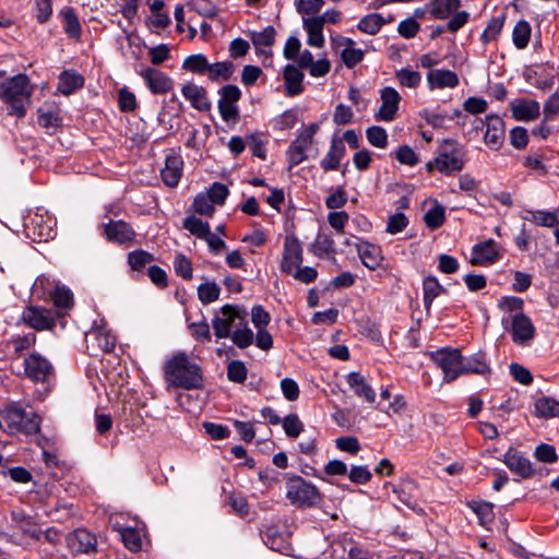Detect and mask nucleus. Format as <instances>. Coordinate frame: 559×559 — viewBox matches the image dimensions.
Returning a JSON list of instances; mask_svg holds the SVG:
<instances>
[{"instance_id":"nucleus-1","label":"nucleus","mask_w":559,"mask_h":559,"mask_svg":"<svg viewBox=\"0 0 559 559\" xmlns=\"http://www.w3.org/2000/svg\"><path fill=\"white\" fill-rule=\"evenodd\" d=\"M0 71V99L8 106V114L17 118L25 117L32 103L33 87L26 74H16L3 79Z\"/></svg>"},{"instance_id":"nucleus-2","label":"nucleus","mask_w":559,"mask_h":559,"mask_svg":"<svg viewBox=\"0 0 559 559\" xmlns=\"http://www.w3.org/2000/svg\"><path fill=\"white\" fill-rule=\"evenodd\" d=\"M165 380L175 388L199 389L203 384L202 370L187 354L178 353L164 367Z\"/></svg>"},{"instance_id":"nucleus-3","label":"nucleus","mask_w":559,"mask_h":559,"mask_svg":"<svg viewBox=\"0 0 559 559\" xmlns=\"http://www.w3.org/2000/svg\"><path fill=\"white\" fill-rule=\"evenodd\" d=\"M2 420L10 435H33L39 430V418L17 404H12L4 409Z\"/></svg>"},{"instance_id":"nucleus-4","label":"nucleus","mask_w":559,"mask_h":559,"mask_svg":"<svg viewBox=\"0 0 559 559\" xmlns=\"http://www.w3.org/2000/svg\"><path fill=\"white\" fill-rule=\"evenodd\" d=\"M286 498L298 507H312L320 502L319 489L301 476L294 475L286 481Z\"/></svg>"},{"instance_id":"nucleus-5","label":"nucleus","mask_w":559,"mask_h":559,"mask_svg":"<svg viewBox=\"0 0 559 559\" xmlns=\"http://www.w3.org/2000/svg\"><path fill=\"white\" fill-rule=\"evenodd\" d=\"M431 360L442 370L443 381L452 382L462 376L463 356L461 350L443 347L430 354Z\"/></svg>"},{"instance_id":"nucleus-6","label":"nucleus","mask_w":559,"mask_h":559,"mask_svg":"<svg viewBox=\"0 0 559 559\" xmlns=\"http://www.w3.org/2000/svg\"><path fill=\"white\" fill-rule=\"evenodd\" d=\"M444 144L453 145V147L450 151L441 148L435 157V165L441 174L452 176L465 167V151L453 140H444Z\"/></svg>"},{"instance_id":"nucleus-7","label":"nucleus","mask_w":559,"mask_h":559,"mask_svg":"<svg viewBox=\"0 0 559 559\" xmlns=\"http://www.w3.org/2000/svg\"><path fill=\"white\" fill-rule=\"evenodd\" d=\"M246 311L239 307L225 305L221 308V314L212 321L214 334L217 338L230 336L231 328L242 326L246 319Z\"/></svg>"},{"instance_id":"nucleus-8","label":"nucleus","mask_w":559,"mask_h":559,"mask_svg":"<svg viewBox=\"0 0 559 559\" xmlns=\"http://www.w3.org/2000/svg\"><path fill=\"white\" fill-rule=\"evenodd\" d=\"M319 130L317 123H310L292 142L287 150L289 167L293 168L307 159V152L313 144V138Z\"/></svg>"},{"instance_id":"nucleus-9","label":"nucleus","mask_w":559,"mask_h":559,"mask_svg":"<svg viewBox=\"0 0 559 559\" xmlns=\"http://www.w3.org/2000/svg\"><path fill=\"white\" fill-rule=\"evenodd\" d=\"M58 318V311L33 305L25 307L21 314V321L36 331L51 330Z\"/></svg>"},{"instance_id":"nucleus-10","label":"nucleus","mask_w":559,"mask_h":559,"mask_svg":"<svg viewBox=\"0 0 559 559\" xmlns=\"http://www.w3.org/2000/svg\"><path fill=\"white\" fill-rule=\"evenodd\" d=\"M24 376L33 382H47L55 374L51 362L39 353H32L24 358Z\"/></svg>"},{"instance_id":"nucleus-11","label":"nucleus","mask_w":559,"mask_h":559,"mask_svg":"<svg viewBox=\"0 0 559 559\" xmlns=\"http://www.w3.org/2000/svg\"><path fill=\"white\" fill-rule=\"evenodd\" d=\"M218 94L217 107L222 119L226 122L236 121L239 118L237 103L241 98L240 88L237 85L227 84L218 91Z\"/></svg>"},{"instance_id":"nucleus-12","label":"nucleus","mask_w":559,"mask_h":559,"mask_svg":"<svg viewBox=\"0 0 559 559\" xmlns=\"http://www.w3.org/2000/svg\"><path fill=\"white\" fill-rule=\"evenodd\" d=\"M332 48L340 55L344 64L352 69L362 61L365 51L356 48V43L348 37L335 35L331 37Z\"/></svg>"},{"instance_id":"nucleus-13","label":"nucleus","mask_w":559,"mask_h":559,"mask_svg":"<svg viewBox=\"0 0 559 559\" xmlns=\"http://www.w3.org/2000/svg\"><path fill=\"white\" fill-rule=\"evenodd\" d=\"M102 228L106 239L118 245H129L136 236L132 226L122 219H110L107 224H103Z\"/></svg>"},{"instance_id":"nucleus-14","label":"nucleus","mask_w":559,"mask_h":559,"mask_svg":"<svg viewBox=\"0 0 559 559\" xmlns=\"http://www.w3.org/2000/svg\"><path fill=\"white\" fill-rule=\"evenodd\" d=\"M144 80L147 88L155 95L168 93L173 86V80L169 75L158 69L147 67L139 72Z\"/></svg>"},{"instance_id":"nucleus-15","label":"nucleus","mask_w":559,"mask_h":559,"mask_svg":"<svg viewBox=\"0 0 559 559\" xmlns=\"http://www.w3.org/2000/svg\"><path fill=\"white\" fill-rule=\"evenodd\" d=\"M380 99L381 106L376 114V119L386 122L394 120L402 99L399 92L393 87H384L380 91Z\"/></svg>"},{"instance_id":"nucleus-16","label":"nucleus","mask_w":559,"mask_h":559,"mask_svg":"<svg viewBox=\"0 0 559 559\" xmlns=\"http://www.w3.org/2000/svg\"><path fill=\"white\" fill-rule=\"evenodd\" d=\"M302 263V247L295 236H286L284 241L283 260L281 270L284 273H293Z\"/></svg>"},{"instance_id":"nucleus-17","label":"nucleus","mask_w":559,"mask_h":559,"mask_svg":"<svg viewBox=\"0 0 559 559\" xmlns=\"http://www.w3.org/2000/svg\"><path fill=\"white\" fill-rule=\"evenodd\" d=\"M481 126L486 124L484 134L485 144L491 150H499L504 140V123L503 120L495 115L486 117V120L478 121Z\"/></svg>"},{"instance_id":"nucleus-18","label":"nucleus","mask_w":559,"mask_h":559,"mask_svg":"<svg viewBox=\"0 0 559 559\" xmlns=\"http://www.w3.org/2000/svg\"><path fill=\"white\" fill-rule=\"evenodd\" d=\"M503 463L521 478H530L534 474L531 461L520 451L510 448L503 455Z\"/></svg>"},{"instance_id":"nucleus-19","label":"nucleus","mask_w":559,"mask_h":559,"mask_svg":"<svg viewBox=\"0 0 559 559\" xmlns=\"http://www.w3.org/2000/svg\"><path fill=\"white\" fill-rule=\"evenodd\" d=\"M512 340L516 344H524L535 336V328L532 320L523 312H518L511 318Z\"/></svg>"},{"instance_id":"nucleus-20","label":"nucleus","mask_w":559,"mask_h":559,"mask_svg":"<svg viewBox=\"0 0 559 559\" xmlns=\"http://www.w3.org/2000/svg\"><path fill=\"white\" fill-rule=\"evenodd\" d=\"M427 84L430 91L455 88L460 84V79L454 71L431 69L427 74Z\"/></svg>"},{"instance_id":"nucleus-21","label":"nucleus","mask_w":559,"mask_h":559,"mask_svg":"<svg viewBox=\"0 0 559 559\" xmlns=\"http://www.w3.org/2000/svg\"><path fill=\"white\" fill-rule=\"evenodd\" d=\"M499 259L497 245L492 239L476 243L472 249L471 264L488 265Z\"/></svg>"},{"instance_id":"nucleus-22","label":"nucleus","mask_w":559,"mask_h":559,"mask_svg":"<svg viewBox=\"0 0 559 559\" xmlns=\"http://www.w3.org/2000/svg\"><path fill=\"white\" fill-rule=\"evenodd\" d=\"M183 160L175 151L166 156L165 167L160 170V176L165 185L176 187L182 176Z\"/></svg>"},{"instance_id":"nucleus-23","label":"nucleus","mask_w":559,"mask_h":559,"mask_svg":"<svg viewBox=\"0 0 559 559\" xmlns=\"http://www.w3.org/2000/svg\"><path fill=\"white\" fill-rule=\"evenodd\" d=\"M67 543L76 554H90L96 549V537L84 528L73 531L67 537Z\"/></svg>"},{"instance_id":"nucleus-24","label":"nucleus","mask_w":559,"mask_h":559,"mask_svg":"<svg viewBox=\"0 0 559 559\" xmlns=\"http://www.w3.org/2000/svg\"><path fill=\"white\" fill-rule=\"evenodd\" d=\"M512 117L518 121H532L538 118L540 106L537 100L519 98L511 103Z\"/></svg>"},{"instance_id":"nucleus-25","label":"nucleus","mask_w":559,"mask_h":559,"mask_svg":"<svg viewBox=\"0 0 559 559\" xmlns=\"http://www.w3.org/2000/svg\"><path fill=\"white\" fill-rule=\"evenodd\" d=\"M346 382L348 386L354 391L355 395L369 404L376 402V392L364 377L359 372H349L346 376Z\"/></svg>"},{"instance_id":"nucleus-26","label":"nucleus","mask_w":559,"mask_h":559,"mask_svg":"<svg viewBox=\"0 0 559 559\" xmlns=\"http://www.w3.org/2000/svg\"><path fill=\"white\" fill-rule=\"evenodd\" d=\"M181 93L194 109L199 111H207L211 109V102L204 87L188 83L182 86Z\"/></svg>"},{"instance_id":"nucleus-27","label":"nucleus","mask_w":559,"mask_h":559,"mask_svg":"<svg viewBox=\"0 0 559 559\" xmlns=\"http://www.w3.org/2000/svg\"><path fill=\"white\" fill-rule=\"evenodd\" d=\"M250 39L258 55L272 56V46L275 41V29L273 26H267L261 32H252Z\"/></svg>"},{"instance_id":"nucleus-28","label":"nucleus","mask_w":559,"mask_h":559,"mask_svg":"<svg viewBox=\"0 0 559 559\" xmlns=\"http://www.w3.org/2000/svg\"><path fill=\"white\" fill-rule=\"evenodd\" d=\"M283 79L287 96H296L304 92V73L297 67L287 64L284 68Z\"/></svg>"},{"instance_id":"nucleus-29","label":"nucleus","mask_w":559,"mask_h":559,"mask_svg":"<svg viewBox=\"0 0 559 559\" xmlns=\"http://www.w3.org/2000/svg\"><path fill=\"white\" fill-rule=\"evenodd\" d=\"M346 152L345 144L342 139H332L330 148L326 155L320 162V166L325 171L335 170L338 168L342 158Z\"/></svg>"},{"instance_id":"nucleus-30","label":"nucleus","mask_w":559,"mask_h":559,"mask_svg":"<svg viewBox=\"0 0 559 559\" xmlns=\"http://www.w3.org/2000/svg\"><path fill=\"white\" fill-rule=\"evenodd\" d=\"M418 487L415 480L411 478L402 479L396 486L393 487V492L396 498L409 508H414L416 506V496H417Z\"/></svg>"},{"instance_id":"nucleus-31","label":"nucleus","mask_w":559,"mask_h":559,"mask_svg":"<svg viewBox=\"0 0 559 559\" xmlns=\"http://www.w3.org/2000/svg\"><path fill=\"white\" fill-rule=\"evenodd\" d=\"M362 264L369 270H376L382 261L381 249L369 242L360 243L357 248Z\"/></svg>"},{"instance_id":"nucleus-32","label":"nucleus","mask_w":559,"mask_h":559,"mask_svg":"<svg viewBox=\"0 0 559 559\" xmlns=\"http://www.w3.org/2000/svg\"><path fill=\"white\" fill-rule=\"evenodd\" d=\"M490 372V366L484 353H477L469 357H463L462 374L475 373L486 374Z\"/></svg>"},{"instance_id":"nucleus-33","label":"nucleus","mask_w":559,"mask_h":559,"mask_svg":"<svg viewBox=\"0 0 559 559\" xmlns=\"http://www.w3.org/2000/svg\"><path fill=\"white\" fill-rule=\"evenodd\" d=\"M84 84V78L75 71L66 70L61 72L58 83V92L70 95Z\"/></svg>"},{"instance_id":"nucleus-34","label":"nucleus","mask_w":559,"mask_h":559,"mask_svg":"<svg viewBox=\"0 0 559 559\" xmlns=\"http://www.w3.org/2000/svg\"><path fill=\"white\" fill-rule=\"evenodd\" d=\"M524 219L534 223L537 226L555 227L559 225V210L555 211H525Z\"/></svg>"},{"instance_id":"nucleus-35","label":"nucleus","mask_w":559,"mask_h":559,"mask_svg":"<svg viewBox=\"0 0 559 559\" xmlns=\"http://www.w3.org/2000/svg\"><path fill=\"white\" fill-rule=\"evenodd\" d=\"M460 5L461 0H431L427 8L432 17L447 19L456 12Z\"/></svg>"},{"instance_id":"nucleus-36","label":"nucleus","mask_w":559,"mask_h":559,"mask_svg":"<svg viewBox=\"0 0 559 559\" xmlns=\"http://www.w3.org/2000/svg\"><path fill=\"white\" fill-rule=\"evenodd\" d=\"M235 69L234 62L229 60L210 62L206 78L212 82L228 81L234 75Z\"/></svg>"},{"instance_id":"nucleus-37","label":"nucleus","mask_w":559,"mask_h":559,"mask_svg":"<svg viewBox=\"0 0 559 559\" xmlns=\"http://www.w3.org/2000/svg\"><path fill=\"white\" fill-rule=\"evenodd\" d=\"M60 15L64 22L63 28L66 34L70 38L79 40L82 35V27L75 10L71 7H66L60 11Z\"/></svg>"},{"instance_id":"nucleus-38","label":"nucleus","mask_w":559,"mask_h":559,"mask_svg":"<svg viewBox=\"0 0 559 559\" xmlns=\"http://www.w3.org/2000/svg\"><path fill=\"white\" fill-rule=\"evenodd\" d=\"M424 292V306L428 312L432 306L433 300L445 292L444 287L439 283L437 277L427 276L423 281Z\"/></svg>"},{"instance_id":"nucleus-39","label":"nucleus","mask_w":559,"mask_h":559,"mask_svg":"<svg viewBox=\"0 0 559 559\" xmlns=\"http://www.w3.org/2000/svg\"><path fill=\"white\" fill-rule=\"evenodd\" d=\"M87 337H93L97 346L104 352H110L116 346V336L105 326H95L88 333Z\"/></svg>"},{"instance_id":"nucleus-40","label":"nucleus","mask_w":559,"mask_h":559,"mask_svg":"<svg viewBox=\"0 0 559 559\" xmlns=\"http://www.w3.org/2000/svg\"><path fill=\"white\" fill-rule=\"evenodd\" d=\"M210 61L203 53L188 56L182 62V69L198 75H207Z\"/></svg>"},{"instance_id":"nucleus-41","label":"nucleus","mask_w":559,"mask_h":559,"mask_svg":"<svg viewBox=\"0 0 559 559\" xmlns=\"http://www.w3.org/2000/svg\"><path fill=\"white\" fill-rule=\"evenodd\" d=\"M531 25L528 22L521 20L519 21L512 32V41L518 49H524L527 47L531 38Z\"/></svg>"},{"instance_id":"nucleus-42","label":"nucleus","mask_w":559,"mask_h":559,"mask_svg":"<svg viewBox=\"0 0 559 559\" xmlns=\"http://www.w3.org/2000/svg\"><path fill=\"white\" fill-rule=\"evenodd\" d=\"M117 531L120 534L123 545L133 552H136L142 547L141 533L132 527H118Z\"/></svg>"},{"instance_id":"nucleus-43","label":"nucleus","mask_w":559,"mask_h":559,"mask_svg":"<svg viewBox=\"0 0 559 559\" xmlns=\"http://www.w3.org/2000/svg\"><path fill=\"white\" fill-rule=\"evenodd\" d=\"M535 413L538 417L559 416V401L551 397H540L535 402Z\"/></svg>"},{"instance_id":"nucleus-44","label":"nucleus","mask_w":559,"mask_h":559,"mask_svg":"<svg viewBox=\"0 0 559 559\" xmlns=\"http://www.w3.org/2000/svg\"><path fill=\"white\" fill-rule=\"evenodd\" d=\"M385 24V20L381 14L371 13L362 17L357 27L369 35L377 34L381 27Z\"/></svg>"},{"instance_id":"nucleus-45","label":"nucleus","mask_w":559,"mask_h":559,"mask_svg":"<svg viewBox=\"0 0 559 559\" xmlns=\"http://www.w3.org/2000/svg\"><path fill=\"white\" fill-rule=\"evenodd\" d=\"M444 221L445 210L438 202H435V205L431 209H429L424 216V222L426 226L431 230L439 228L444 223Z\"/></svg>"},{"instance_id":"nucleus-46","label":"nucleus","mask_w":559,"mask_h":559,"mask_svg":"<svg viewBox=\"0 0 559 559\" xmlns=\"http://www.w3.org/2000/svg\"><path fill=\"white\" fill-rule=\"evenodd\" d=\"M261 534H262L264 544L269 548H271L273 550L282 549L285 538H284L283 534L280 532L277 526L266 525Z\"/></svg>"},{"instance_id":"nucleus-47","label":"nucleus","mask_w":559,"mask_h":559,"mask_svg":"<svg viewBox=\"0 0 559 559\" xmlns=\"http://www.w3.org/2000/svg\"><path fill=\"white\" fill-rule=\"evenodd\" d=\"M233 341V343L239 347V348H247L249 347L253 341L254 335L251 329L247 326V321L242 323V326L236 328L229 336Z\"/></svg>"},{"instance_id":"nucleus-48","label":"nucleus","mask_w":559,"mask_h":559,"mask_svg":"<svg viewBox=\"0 0 559 559\" xmlns=\"http://www.w3.org/2000/svg\"><path fill=\"white\" fill-rule=\"evenodd\" d=\"M471 509L476 513L479 524L486 526L495 519L493 504L486 501H474L469 503Z\"/></svg>"},{"instance_id":"nucleus-49","label":"nucleus","mask_w":559,"mask_h":559,"mask_svg":"<svg viewBox=\"0 0 559 559\" xmlns=\"http://www.w3.org/2000/svg\"><path fill=\"white\" fill-rule=\"evenodd\" d=\"M152 261H154V255L142 249H136L128 253V264L133 271H143Z\"/></svg>"},{"instance_id":"nucleus-50","label":"nucleus","mask_w":559,"mask_h":559,"mask_svg":"<svg viewBox=\"0 0 559 559\" xmlns=\"http://www.w3.org/2000/svg\"><path fill=\"white\" fill-rule=\"evenodd\" d=\"M397 82L403 87L416 88L421 82V74L419 71L409 68H402L395 71Z\"/></svg>"},{"instance_id":"nucleus-51","label":"nucleus","mask_w":559,"mask_h":559,"mask_svg":"<svg viewBox=\"0 0 559 559\" xmlns=\"http://www.w3.org/2000/svg\"><path fill=\"white\" fill-rule=\"evenodd\" d=\"M182 226L195 237L203 239L210 231V225L206 222L195 217L188 216L183 219Z\"/></svg>"},{"instance_id":"nucleus-52","label":"nucleus","mask_w":559,"mask_h":559,"mask_svg":"<svg viewBox=\"0 0 559 559\" xmlns=\"http://www.w3.org/2000/svg\"><path fill=\"white\" fill-rule=\"evenodd\" d=\"M221 288L215 282H206L198 287V296L203 305H209L219 298Z\"/></svg>"},{"instance_id":"nucleus-53","label":"nucleus","mask_w":559,"mask_h":559,"mask_svg":"<svg viewBox=\"0 0 559 559\" xmlns=\"http://www.w3.org/2000/svg\"><path fill=\"white\" fill-rule=\"evenodd\" d=\"M504 24L503 15L492 16L481 34L484 43L496 40Z\"/></svg>"},{"instance_id":"nucleus-54","label":"nucleus","mask_w":559,"mask_h":559,"mask_svg":"<svg viewBox=\"0 0 559 559\" xmlns=\"http://www.w3.org/2000/svg\"><path fill=\"white\" fill-rule=\"evenodd\" d=\"M174 270L176 274L186 281H190L193 275L191 260L182 253L176 254L174 259Z\"/></svg>"},{"instance_id":"nucleus-55","label":"nucleus","mask_w":559,"mask_h":559,"mask_svg":"<svg viewBox=\"0 0 559 559\" xmlns=\"http://www.w3.org/2000/svg\"><path fill=\"white\" fill-rule=\"evenodd\" d=\"M248 370L241 360H231L227 365V378L234 383H243L247 379Z\"/></svg>"},{"instance_id":"nucleus-56","label":"nucleus","mask_w":559,"mask_h":559,"mask_svg":"<svg viewBox=\"0 0 559 559\" xmlns=\"http://www.w3.org/2000/svg\"><path fill=\"white\" fill-rule=\"evenodd\" d=\"M36 334L29 332L24 335L14 336L10 344L12 345L15 354H22L23 352L31 349L36 344Z\"/></svg>"},{"instance_id":"nucleus-57","label":"nucleus","mask_w":559,"mask_h":559,"mask_svg":"<svg viewBox=\"0 0 559 559\" xmlns=\"http://www.w3.org/2000/svg\"><path fill=\"white\" fill-rule=\"evenodd\" d=\"M283 429L289 438H297L304 430V424L297 414H289L282 420Z\"/></svg>"},{"instance_id":"nucleus-58","label":"nucleus","mask_w":559,"mask_h":559,"mask_svg":"<svg viewBox=\"0 0 559 559\" xmlns=\"http://www.w3.org/2000/svg\"><path fill=\"white\" fill-rule=\"evenodd\" d=\"M366 136L368 142L378 148H384L388 145L386 131L379 126H372L367 129Z\"/></svg>"},{"instance_id":"nucleus-59","label":"nucleus","mask_w":559,"mask_h":559,"mask_svg":"<svg viewBox=\"0 0 559 559\" xmlns=\"http://www.w3.org/2000/svg\"><path fill=\"white\" fill-rule=\"evenodd\" d=\"M192 209L195 213L205 216H212L215 212V204L211 201L206 193H199L192 203Z\"/></svg>"},{"instance_id":"nucleus-60","label":"nucleus","mask_w":559,"mask_h":559,"mask_svg":"<svg viewBox=\"0 0 559 559\" xmlns=\"http://www.w3.org/2000/svg\"><path fill=\"white\" fill-rule=\"evenodd\" d=\"M393 155L403 165L414 167L419 163L418 154L409 145H401Z\"/></svg>"},{"instance_id":"nucleus-61","label":"nucleus","mask_w":559,"mask_h":559,"mask_svg":"<svg viewBox=\"0 0 559 559\" xmlns=\"http://www.w3.org/2000/svg\"><path fill=\"white\" fill-rule=\"evenodd\" d=\"M408 225V218L402 212H396L389 216L385 231L391 235H396L403 231Z\"/></svg>"},{"instance_id":"nucleus-62","label":"nucleus","mask_w":559,"mask_h":559,"mask_svg":"<svg viewBox=\"0 0 559 559\" xmlns=\"http://www.w3.org/2000/svg\"><path fill=\"white\" fill-rule=\"evenodd\" d=\"M229 190L227 186L221 182H214L206 192L211 201L215 205H223L228 197Z\"/></svg>"},{"instance_id":"nucleus-63","label":"nucleus","mask_w":559,"mask_h":559,"mask_svg":"<svg viewBox=\"0 0 559 559\" xmlns=\"http://www.w3.org/2000/svg\"><path fill=\"white\" fill-rule=\"evenodd\" d=\"M372 474L367 466L353 465L348 473V478L352 483L364 485L371 480Z\"/></svg>"},{"instance_id":"nucleus-64","label":"nucleus","mask_w":559,"mask_h":559,"mask_svg":"<svg viewBox=\"0 0 559 559\" xmlns=\"http://www.w3.org/2000/svg\"><path fill=\"white\" fill-rule=\"evenodd\" d=\"M51 298L58 308H69L73 304V295L71 290L66 287H56Z\"/></svg>"}]
</instances>
